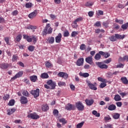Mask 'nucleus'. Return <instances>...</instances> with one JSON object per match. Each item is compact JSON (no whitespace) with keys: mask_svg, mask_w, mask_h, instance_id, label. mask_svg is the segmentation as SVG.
Listing matches in <instances>:
<instances>
[{"mask_svg":"<svg viewBox=\"0 0 128 128\" xmlns=\"http://www.w3.org/2000/svg\"><path fill=\"white\" fill-rule=\"evenodd\" d=\"M112 120V118L110 116H107L104 118V120H105V122H108V120Z\"/></svg>","mask_w":128,"mask_h":128,"instance_id":"nucleus-47","label":"nucleus"},{"mask_svg":"<svg viewBox=\"0 0 128 128\" xmlns=\"http://www.w3.org/2000/svg\"><path fill=\"white\" fill-rule=\"evenodd\" d=\"M4 40L6 42V44H8V46H10V38L5 37Z\"/></svg>","mask_w":128,"mask_h":128,"instance_id":"nucleus-39","label":"nucleus"},{"mask_svg":"<svg viewBox=\"0 0 128 128\" xmlns=\"http://www.w3.org/2000/svg\"><path fill=\"white\" fill-rule=\"evenodd\" d=\"M106 83H101L100 85V88H106Z\"/></svg>","mask_w":128,"mask_h":128,"instance_id":"nucleus-51","label":"nucleus"},{"mask_svg":"<svg viewBox=\"0 0 128 128\" xmlns=\"http://www.w3.org/2000/svg\"><path fill=\"white\" fill-rule=\"evenodd\" d=\"M46 68H50V66H52V64H50V62L47 61L46 62Z\"/></svg>","mask_w":128,"mask_h":128,"instance_id":"nucleus-35","label":"nucleus"},{"mask_svg":"<svg viewBox=\"0 0 128 128\" xmlns=\"http://www.w3.org/2000/svg\"><path fill=\"white\" fill-rule=\"evenodd\" d=\"M56 42L60 44L62 42V34L60 33L55 38Z\"/></svg>","mask_w":128,"mask_h":128,"instance_id":"nucleus-12","label":"nucleus"},{"mask_svg":"<svg viewBox=\"0 0 128 128\" xmlns=\"http://www.w3.org/2000/svg\"><path fill=\"white\" fill-rule=\"evenodd\" d=\"M78 34V32L74 31L72 32L71 36L74 38V36H76Z\"/></svg>","mask_w":128,"mask_h":128,"instance_id":"nucleus-41","label":"nucleus"},{"mask_svg":"<svg viewBox=\"0 0 128 128\" xmlns=\"http://www.w3.org/2000/svg\"><path fill=\"white\" fill-rule=\"evenodd\" d=\"M124 66V65L122 63H120L119 64H118V65H116V68H123Z\"/></svg>","mask_w":128,"mask_h":128,"instance_id":"nucleus-43","label":"nucleus"},{"mask_svg":"<svg viewBox=\"0 0 128 128\" xmlns=\"http://www.w3.org/2000/svg\"><path fill=\"white\" fill-rule=\"evenodd\" d=\"M28 50H30V52H34V47L32 46H30L28 48Z\"/></svg>","mask_w":128,"mask_h":128,"instance_id":"nucleus-49","label":"nucleus"},{"mask_svg":"<svg viewBox=\"0 0 128 128\" xmlns=\"http://www.w3.org/2000/svg\"><path fill=\"white\" fill-rule=\"evenodd\" d=\"M28 118H32V120H38V118H40V116L36 113H33L28 114Z\"/></svg>","mask_w":128,"mask_h":128,"instance_id":"nucleus-6","label":"nucleus"},{"mask_svg":"<svg viewBox=\"0 0 128 128\" xmlns=\"http://www.w3.org/2000/svg\"><path fill=\"white\" fill-rule=\"evenodd\" d=\"M36 27L33 26H30L27 27L28 30H36Z\"/></svg>","mask_w":128,"mask_h":128,"instance_id":"nucleus-52","label":"nucleus"},{"mask_svg":"<svg viewBox=\"0 0 128 128\" xmlns=\"http://www.w3.org/2000/svg\"><path fill=\"white\" fill-rule=\"evenodd\" d=\"M23 38L24 40H26L27 42H32V38H30V36L26 34L23 35Z\"/></svg>","mask_w":128,"mask_h":128,"instance_id":"nucleus-16","label":"nucleus"},{"mask_svg":"<svg viewBox=\"0 0 128 128\" xmlns=\"http://www.w3.org/2000/svg\"><path fill=\"white\" fill-rule=\"evenodd\" d=\"M65 110H76V106L68 103L66 106Z\"/></svg>","mask_w":128,"mask_h":128,"instance_id":"nucleus-3","label":"nucleus"},{"mask_svg":"<svg viewBox=\"0 0 128 128\" xmlns=\"http://www.w3.org/2000/svg\"><path fill=\"white\" fill-rule=\"evenodd\" d=\"M37 14H38V12H36V10H34L32 12L29 14L28 18H35V16H36Z\"/></svg>","mask_w":128,"mask_h":128,"instance_id":"nucleus-15","label":"nucleus"},{"mask_svg":"<svg viewBox=\"0 0 128 128\" xmlns=\"http://www.w3.org/2000/svg\"><path fill=\"white\" fill-rule=\"evenodd\" d=\"M42 78H48V74L47 73H43L41 75Z\"/></svg>","mask_w":128,"mask_h":128,"instance_id":"nucleus-31","label":"nucleus"},{"mask_svg":"<svg viewBox=\"0 0 128 128\" xmlns=\"http://www.w3.org/2000/svg\"><path fill=\"white\" fill-rule=\"evenodd\" d=\"M116 104L117 106L120 108V106H122V102H116Z\"/></svg>","mask_w":128,"mask_h":128,"instance_id":"nucleus-63","label":"nucleus"},{"mask_svg":"<svg viewBox=\"0 0 128 128\" xmlns=\"http://www.w3.org/2000/svg\"><path fill=\"white\" fill-rule=\"evenodd\" d=\"M94 100L92 99H91V100L86 99L85 100V102L86 106H92L94 104Z\"/></svg>","mask_w":128,"mask_h":128,"instance_id":"nucleus-14","label":"nucleus"},{"mask_svg":"<svg viewBox=\"0 0 128 128\" xmlns=\"http://www.w3.org/2000/svg\"><path fill=\"white\" fill-rule=\"evenodd\" d=\"M104 128H113L112 124H107L104 126Z\"/></svg>","mask_w":128,"mask_h":128,"instance_id":"nucleus-53","label":"nucleus"},{"mask_svg":"<svg viewBox=\"0 0 128 128\" xmlns=\"http://www.w3.org/2000/svg\"><path fill=\"white\" fill-rule=\"evenodd\" d=\"M86 82H87L88 86L90 90H98V88L96 87L94 84H92V82H90L86 80Z\"/></svg>","mask_w":128,"mask_h":128,"instance_id":"nucleus-9","label":"nucleus"},{"mask_svg":"<svg viewBox=\"0 0 128 128\" xmlns=\"http://www.w3.org/2000/svg\"><path fill=\"white\" fill-rule=\"evenodd\" d=\"M94 26H102V24H100V22H96V24H94Z\"/></svg>","mask_w":128,"mask_h":128,"instance_id":"nucleus-61","label":"nucleus"},{"mask_svg":"<svg viewBox=\"0 0 128 128\" xmlns=\"http://www.w3.org/2000/svg\"><path fill=\"white\" fill-rule=\"evenodd\" d=\"M109 40H110V42H116V34L114 36L112 35L109 37Z\"/></svg>","mask_w":128,"mask_h":128,"instance_id":"nucleus-28","label":"nucleus"},{"mask_svg":"<svg viewBox=\"0 0 128 128\" xmlns=\"http://www.w3.org/2000/svg\"><path fill=\"white\" fill-rule=\"evenodd\" d=\"M22 34H18L16 37V42H20V40H22Z\"/></svg>","mask_w":128,"mask_h":128,"instance_id":"nucleus-42","label":"nucleus"},{"mask_svg":"<svg viewBox=\"0 0 128 128\" xmlns=\"http://www.w3.org/2000/svg\"><path fill=\"white\" fill-rule=\"evenodd\" d=\"M79 74L80 76H83V78H88V76H90V74L88 72L82 73L80 72Z\"/></svg>","mask_w":128,"mask_h":128,"instance_id":"nucleus-25","label":"nucleus"},{"mask_svg":"<svg viewBox=\"0 0 128 128\" xmlns=\"http://www.w3.org/2000/svg\"><path fill=\"white\" fill-rule=\"evenodd\" d=\"M128 28V22L124 24L122 26V30H126V28Z\"/></svg>","mask_w":128,"mask_h":128,"instance_id":"nucleus-36","label":"nucleus"},{"mask_svg":"<svg viewBox=\"0 0 128 128\" xmlns=\"http://www.w3.org/2000/svg\"><path fill=\"white\" fill-rule=\"evenodd\" d=\"M48 110V105L43 106L42 107V110L43 112H46Z\"/></svg>","mask_w":128,"mask_h":128,"instance_id":"nucleus-37","label":"nucleus"},{"mask_svg":"<svg viewBox=\"0 0 128 128\" xmlns=\"http://www.w3.org/2000/svg\"><path fill=\"white\" fill-rule=\"evenodd\" d=\"M88 14L89 16L92 17V16H94V12L90 11L88 12Z\"/></svg>","mask_w":128,"mask_h":128,"instance_id":"nucleus-64","label":"nucleus"},{"mask_svg":"<svg viewBox=\"0 0 128 128\" xmlns=\"http://www.w3.org/2000/svg\"><path fill=\"white\" fill-rule=\"evenodd\" d=\"M120 80L124 84H128V80L126 77L124 76L120 78Z\"/></svg>","mask_w":128,"mask_h":128,"instance_id":"nucleus-19","label":"nucleus"},{"mask_svg":"<svg viewBox=\"0 0 128 128\" xmlns=\"http://www.w3.org/2000/svg\"><path fill=\"white\" fill-rule=\"evenodd\" d=\"M94 5V2H86L85 4L86 6H92Z\"/></svg>","mask_w":128,"mask_h":128,"instance_id":"nucleus-40","label":"nucleus"},{"mask_svg":"<svg viewBox=\"0 0 128 128\" xmlns=\"http://www.w3.org/2000/svg\"><path fill=\"white\" fill-rule=\"evenodd\" d=\"M22 74H24V71L19 72L13 78H12L11 80H14L18 78H20V76H22Z\"/></svg>","mask_w":128,"mask_h":128,"instance_id":"nucleus-10","label":"nucleus"},{"mask_svg":"<svg viewBox=\"0 0 128 128\" xmlns=\"http://www.w3.org/2000/svg\"><path fill=\"white\" fill-rule=\"evenodd\" d=\"M84 122H82L76 125V128H82V126H84Z\"/></svg>","mask_w":128,"mask_h":128,"instance_id":"nucleus-33","label":"nucleus"},{"mask_svg":"<svg viewBox=\"0 0 128 128\" xmlns=\"http://www.w3.org/2000/svg\"><path fill=\"white\" fill-rule=\"evenodd\" d=\"M53 114L54 116L58 115V110H54L53 111Z\"/></svg>","mask_w":128,"mask_h":128,"instance_id":"nucleus-58","label":"nucleus"},{"mask_svg":"<svg viewBox=\"0 0 128 128\" xmlns=\"http://www.w3.org/2000/svg\"><path fill=\"white\" fill-rule=\"evenodd\" d=\"M58 86H66V84L65 82L60 81L58 82Z\"/></svg>","mask_w":128,"mask_h":128,"instance_id":"nucleus-30","label":"nucleus"},{"mask_svg":"<svg viewBox=\"0 0 128 128\" xmlns=\"http://www.w3.org/2000/svg\"><path fill=\"white\" fill-rule=\"evenodd\" d=\"M20 102L21 104H28V98H26V97L22 96L21 97Z\"/></svg>","mask_w":128,"mask_h":128,"instance_id":"nucleus-17","label":"nucleus"},{"mask_svg":"<svg viewBox=\"0 0 128 128\" xmlns=\"http://www.w3.org/2000/svg\"><path fill=\"white\" fill-rule=\"evenodd\" d=\"M30 94L34 96V98H38L40 96V89L37 88L36 90H32Z\"/></svg>","mask_w":128,"mask_h":128,"instance_id":"nucleus-5","label":"nucleus"},{"mask_svg":"<svg viewBox=\"0 0 128 128\" xmlns=\"http://www.w3.org/2000/svg\"><path fill=\"white\" fill-rule=\"evenodd\" d=\"M120 115L118 113H115L112 116L114 120H118L120 118Z\"/></svg>","mask_w":128,"mask_h":128,"instance_id":"nucleus-32","label":"nucleus"},{"mask_svg":"<svg viewBox=\"0 0 128 128\" xmlns=\"http://www.w3.org/2000/svg\"><path fill=\"white\" fill-rule=\"evenodd\" d=\"M30 78L31 82H36L38 80V76L34 75L30 76Z\"/></svg>","mask_w":128,"mask_h":128,"instance_id":"nucleus-20","label":"nucleus"},{"mask_svg":"<svg viewBox=\"0 0 128 128\" xmlns=\"http://www.w3.org/2000/svg\"><path fill=\"white\" fill-rule=\"evenodd\" d=\"M116 108V106L114 104L110 105L108 107V110H115Z\"/></svg>","mask_w":128,"mask_h":128,"instance_id":"nucleus-24","label":"nucleus"},{"mask_svg":"<svg viewBox=\"0 0 128 128\" xmlns=\"http://www.w3.org/2000/svg\"><path fill=\"white\" fill-rule=\"evenodd\" d=\"M80 50H86V44H81L80 46Z\"/></svg>","mask_w":128,"mask_h":128,"instance_id":"nucleus-54","label":"nucleus"},{"mask_svg":"<svg viewBox=\"0 0 128 128\" xmlns=\"http://www.w3.org/2000/svg\"><path fill=\"white\" fill-rule=\"evenodd\" d=\"M22 94L25 96H28V92L26 90H24L22 91Z\"/></svg>","mask_w":128,"mask_h":128,"instance_id":"nucleus-44","label":"nucleus"},{"mask_svg":"<svg viewBox=\"0 0 128 128\" xmlns=\"http://www.w3.org/2000/svg\"><path fill=\"white\" fill-rule=\"evenodd\" d=\"M101 56H104V52L102 51H100L98 53L96 54L95 55L94 58L96 60H100V58H102Z\"/></svg>","mask_w":128,"mask_h":128,"instance_id":"nucleus-8","label":"nucleus"},{"mask_svg":"<svg viewBox=\"0 0 128 128\" xmlns=\"http://www.w3.org/2000/svg\"><path fill=\"white\" fill-rule=\"evenodd\" d=\"M110 24V22L108 21L104 22L102 23V25L105 28H108V24Z\"/></svg>","mask_w":128,"mask_h":128,"instance_id":"nucleus-38","label":"nucleus"},{"mask_svg":"<svg viewBox=\"0 0 128 128\" xmlns=\"http://www.w3.org/2000/svg\"><path fill=\"white\" fill-rule=\"evenodd\" d=\"M115 36L116 37V40H124V34L122 36L120 34H115Z\"/></svg>","mask_w":128,"mask_h":128,"instance_id":"nucleus-22","label":"nucleus"},{"mask_svg":"<svg viewBox=\"0 0 128 128\" xmlns=\"http://www.w3.org/2000/svg\"><path fill=\"white\" fill-rule=\"evenodd\" d=\"M47 40L49 44H54V38L50 37Z\"/></svg>","mask_w":128,"mask_h":128,"instance_id":"nucleus-26","label":"nucleus"},{"mask_svg":"<svg viewBox=\"0 0 128 128\" xmlns=\"http://www.w3.org/2000/svg\"><path fill=\"white\" fill-rule=\"evenodd\" d=\"M82 20V18H76L74 21V24H75V26H74V28H76L78 27V24L76 22H80Z\"/></svg>","mask_w":128,"mask_h":128,"instance_id":"nucleus-18","label":"nucleus"},{"mask_svg":"<svg viewBox=\"0 0 128 128\" xmlns=\"http://www.w3.org/2000/svg\"><path fill=\"white\" fill-rule=\"evenodd\" d=\"M18 64H19V66H22V68H24V64L22 62H18Z\"/></svg>","mask_w":128,"mask_h":128,"instance_id":"nucleus-62","label":"nucleus"},{"mask_svg":"<svg viewBox=\"0 0 128 128\" xmlns=\"http://www.w3.org/2000/svg\"><path fill=\"white\" fill-rule=\"evenodd\" d=\"M14 105V100H11L9 103L8 104V106H12Z\"/></svg>","mask_w":128,"mask_h":128,"instance_id":"nucleus-45","label":"nucleus"},{"mask_svg":"<svg viewBox=\"0 0 128 128\" xmlns=\"http://www.w3.org/2000/svg\"><path fill=\"white\" fill-rule=\"evenodd\" d=\"M112 62V58H109L103 62L104 64H110Z\"/></svg>","mask_w":128,"mask_h":128,"instance_id":"nucleus-48","label":"nucleus"},{"mask_svg":"<svg viewBox=\"0 0 128 128\" xmlns=\"http://www.w3.org/2000/svg\"><path fill=\"white\" fill-rule=\"evenodd\" d=\"M96 64L100 68H102V70H106L108 68V66L106 64H102V62H96Z\"/></svg>","mask_w":128,"mask_h":128,"instance_id":"nucleus-2","label":"nucleus"},{"mask_svg":"<svg viewBox=\"0 0 128 128\" xmlns=\"http://www.w3.org/2000/svg\"><path fill=\"white\" fill-rule=\"evenodd\" d=\"M122 60H126V62H128V56H124L123 58L120 57L119 58V62H120Z\"/></svg>","mask_w":128,"mask_h":128,"instance_id":"nucleus-29","label":"nucleus"},{"mask_svg":"<svg viewBox=\"0 0 128 128\" xmlns=\"http://www.w3.org/2000/svg\"><path fill=\"white\" fill-rule=\"evenodd\" d=\"M114 100H116V102H120V100H122V98L120 95L116 94L115 95Z\"/></svg>","mask_w":128,"mask_h":128,"instance_id":"nucleus-27","label":"nucleus"},{"mask_svg":"<svg viewBox=\"0 0 128 128\" xmlns=\"http://www.w3.org/2000/svg\"><path fill=\"white\" fill-rule=\"evenodd\" d=\"M60 122H62V124H66V119L64 118H62L60 120Z\"/></svg>","mask_w":128,"mask_h":128,"instance_id":"nucleus-50","label":"nucleus"},{"mask_svg":"<svg viewBox=\"0 0 128 128\" xmlns=\"http://www.w3.org/2000/svg\"><path fill=\"white\" fill-rule=\"evenodd\" d=\"M32 4L30 2H28L26 4V8H32Z\"/></svg>","mask_w":128,"mask_h":128,"instance_id":"nucleus-46","label":"nucleus"},{"mask_svg":"<svg viewBox=\"0 0 128 128\" xmlns=\"http://www.w3.org/2000/svg\"><path fill=\"white\" fill-rule=\"evenodd\" d=\"M85 60L88 64H92L94 62L92 61V56L86 58Z\"/></svg>","mask_w":128,"mask_h":128,"instance_id":"nucleus-13","label":"nucleus"},{"mask_svg":"<svg viewBox=\"0 0 128 128\" xmlns=\"http://www.w3.org/2000/svg\"><path fill=\"white\" fill-rule=\"evenodd\" d=\"M3 98L4 100H8V98H10V95L8 94H5Z\"/></svg>","mask_w":128,"mask_h":128,"instance_id":"nucleus-55","label":"nucleus"},{"mask_svg":"<svg viewBox=\"0 0 128 128\" xmlns=\"http://www.w3.org/2000/svg\"><path fill=\"white\" fill-rule=\"evenodd\" d=\"M18 56L16 54H14L12 56V62H16V60H18Z\"/></svg>","mask_w":128,"mask_h":128,"instance_id":"nucleus-34","label":"nucleus"},{"mask_svg":"<svg viewBox=\"0 0 128 128\" xmlns=\"http://www.w3.org/2000/svg\"><path fill=\"white\" fill-rule=\"evenodd\" d=\"M0 68H2V70H6L8 68V64L6 63L0 64Z\"/></svg>","mask_w":128,"mask_h":128,"instance_id":"nucleus-23","label":"nucleus"},{"mask_svg":"<svg viewBox=\"0 0 128 128\" xmlns=\"http://www.w3.org/2000/svg\"><path fill=\"white\" fill-rule=\"evenodd\" d=\"M76 66H80L84 65V58H78L76 63Z\"/></svg>","mask_w":128,"mask_h":128,"instance_id":"nucleus-11","label":"nucleus"},{"mask_svg":"<svg viewBox=\"0 0 128 128\" xmlns=\"http://www.w3.org/2000/svg\"><path fill=\"white\" fill-rule=\"evenodd\" d=\"M70 88L72 90H76V86L72 84H70Z\"/></svg>","mask_w":128,"mask_h":128,"instance_id":"nucleus-60","label":"nucleus"},{"mask_svg":"<svg viewBox=\"0 0 128 128\" xmlns=\"http://www.w3.org/2000/svg\"><path fill=\"white\" fill-rule=\"evenodd\" d=\"M76 108L78 110H84V106L82 104V103L80 102H78L76 103Z\"/></svg>","mask_w":128,"mask_h":128,"instance_id":"nucleus-4","label":"nucleus"},{"mask_svg":"<svg viewBox=\"0 0 128 128\" xmlns=\"http://www.w3.org/2000/svg\"><path fill=\"white\" fill-rule=\"evenodd\" d=\"M16 110L14 108H13L12 109H9L7 110V114L8 116H10V114H12L14 112H16Z\"/></svg>","mask_w":128,"mask_h":128,"instance_id":"nucleus-21","label":"nucleus"},{"mask_svg":"<svg viewBox=\"0 0 128 128\" xmlns=\"http://www.w3.org/2000/svg\"><path fill=\"white\" fill-rule=\"evenodd\" d=\"M58 76L59 78H62L64 80H66L68 78V74L64 72H60L58 73Z\"/></svg>","mask_w":128,"mask_h":128,"instance_id":"nucleus-7","label":"nucleus"},{"mask_svg":"<svg viewBox=\"0 0 128 128\" xmlns=\"http://www.w3.org/2000/svg\"><path fill=\"white\" fill-rule=\"evenodd\" d=\"M68 36H70V32H68V31L66 30L64 32V37Z\"/></svg>","mask_w":128,"mask_h":128,"instance_id":"nucleus-57","label":"nucleus"},{"mask_svg":"<svg viewBox=\"0 0 128 128\" xmlns=\"http://www.w3.org/2000/svg\"><path fill=\"white\" fill-rule=\"evenodd\" d=\"M46 84L50 86V90H54L56 88V82L52 81V80H48Z\"/></svg>","mask_w":128,"mask_h":128,"instance_id":"nucleus-1","label":"nucleus"},{"mask_svg":"<svg viewBox=\"0 0 128 128\" xmlns=\"http://www.w3.org/2000/svg\"><path fill=\"white\" fill-rule=\"evenodd\" d=\"M32 40H34V42H36V41L38 40V38L36 36H32Z\"/></svg>","mask_w":128,"mask_h":128,"instance_id":"nucleus-59","label":"nucleus"},{"mask_svg":"<svg viewBox=\"0 0 128 128\" xmlns=\"http://www.w3.org/2000/svg\"><path fill=\"white\" fill-rule=\"evenodd\" d=\"M116 22H118V24H124V20L116 19Z\"/></svg>","mask_w":128,"mask_h":128,"instance_id":"nucleus-56","label":"nucleus"}]
</instances>
